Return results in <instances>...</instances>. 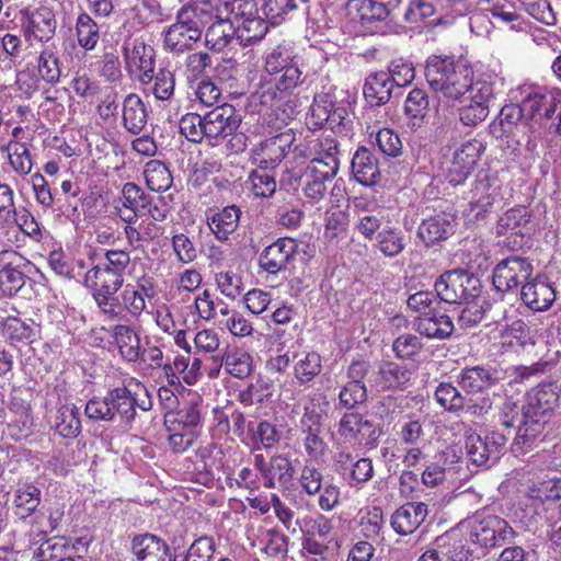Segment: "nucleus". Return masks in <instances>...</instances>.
<instances>
[{
    "label": "nucleus",
    "instance_id": "obj_1",
    "mask_svg": "<svg viewBox=\"0 0 561 561\" xmlns=\"http://www.w3.org/2000/svg\"><path fill=\"white\" fill-rule=\"evenodd\" d=\"M425 78L437 99L458 101L469 94V102L489 106L493 87L483 79H473L470 67L455 62L451 58L431 56L425 65Z\"/></svg>",
    "mask_w": 561,
    "mask_h": 561
},
{
    "label": "nucleus",
    "instance_id": "obj_2",
    "mask_svg": "<svg viewBox=\"0 0 561 561\" xmlns=\"http://www.w3.org/2000/svg\"><path fill=\"white\" fill-rule=\"evenodd\" d=\"M152 399L147 388L139 381H129L123 387L107 391L103 398L94 397L85 404V415L95 421L116 422L127 426L136 410L149 411Z\"/></svg>",
    "mask_w": 561,
    "mask_h": 561
},
{
    "label": "nucleus",
    "instance_id": "obj_3",
    "mask_svg": "<svg viewBox=\"0 0 561 561\" xmlns=\"http://www.w3.org/2000/svg\"><path fill=\"white\" fill-rule=\"evenodd\" d=\"M559 387L542 383L527 393L523 405V420L513 443L515 451L525 453L542 434L550 413L558 407Z\"/></svg>",
    "mask_w": 561,
    "mask_h": 561
},
{
    "label": "nucleus",
    "instance_id": "obj_4",
    "mask_svg": "<svg viewBox=\"0 0 561 561\" xmlns=\"http://www.w3.org/2000/svg\"><path fill=\"white\" fill-rule=\"evenodd\" d=\"M462 525L468 529L469 540L484 549L503 546L515 535L505 519L484 511L476 512Z\"/></svg>",
    "mask_w": 561,
    "mask_h": 561
},
{
    "label": "nucleus",
    "instance_id": "obj_5",
    "mask_svg": "<svg viewBox=\"0 0 561 561\" xmlns=\"http://www.w3.org/2000/svg\"><path fill=\"white\" fill-rule=\"evenodd\" d=\"M435 291L445 302L462 304L480 295L481 282L465 270L447 271L435 282Z\"/></svg>",
    "mask_w": 561,
    "mask_h": 561
},
{
    "label": "nucleus",
    "instance_id": "obj_6",
    "mask_svg": "<svg viewBox=\"0 0 561 561\" xmlns=\"http://www.w3.org/2000/svg\"><path fill=\"white\" fill-rule=\"evenodd\" d=\"M507 437L499 431H491L481 437L470 434L466 438V449L469 460L476 466L495 462L504 453Z\"/></svg>",
    "mask_w": 561,
    "mask_h": 561
},
{
    "label": "nucleus",
    "instance_id": "obj_7",
    "mask_svg": "<svg viewBox=\"0 0 561 561\" xmlns=\"http://www.w3.org/2000/svg\"><path fill=\"white\" fill-rule=\"evenodd\" d=\"M522 93L524 98L520 106L526 122L536 118H551L561 102V92L548 91L542 87H525Z\"/></svg>",
    "mask_w": 561,
    "mask_h": 561
},
{
    "label": "nucleus",
    "instance_id": "obj_8",
    "mask_svg": "<svg viewBox=\"0 0 561 561\" xmlns=\"http://www.w3.org/2000/svg\"><path fill=\"white\" fill-rule=\"evenodd\" d=\"M527 496L534 502L536 514L546 512L545 518L549 523L559 519L560 508L556 503L561 500V478L552 477L533 482L528 486Z\"/></svg>",
    "mask_w": 561,
    "mask_h": 561
},
{
    "label": "nucleus",
    "instance_id": "obj_9",
    "mask_svg": "<svg viewBox=\"0 0 561 561\" xmlns=\"http://www.w3.org/2000/svg\"><path fill=\"white\" fill-rule=\"evenodd\" d=\"M123 56L129 71L139 73L141 84H149L153 78L156 53L144 39H127L123 45Z\"/></svg>",
    "mask_w": 561,
    "mask_h": 561
},
{
    "label": "nucleus",
    "instance_id": "obj_10",
    "mask_svg": "<svg viewBox=\"0 0 561 561\" xmlns=\"http://www.w3.org/2000/svg\"><path fill=\"white\" fill-rule=\"evenodd\" d=\"M533 273V265L522 256H510L499 262L493 271V285L496 290L505 293L524 285Z\"/></svg>",
    "mask_w": 561,
    "mask_h": 561
},
{
    "label": "nucleus",
    "instance_id": "obj_11",
    "mask_svg": "<svg viewBox=\"0 0 561 561\" xmlns=\"http://www.w3.org/2000/svg\"><path fill=\"white\" fill-rule=\"evenodd\" d=\"M295 140L291 130L279 133L262 140L252 150V160L260 169L272 170L278 165L289 152Z\"/></svg>",
    "mask_w": 561,
    "mask_h": 561
},
{
    "label": "nucleus",
    "instance_id": "obj_12",
    "mask_svg": "<svg viewBox=\"0 0 561 561\" xmlns=\"http://www.w3.org/2000/svg\"><path fill=\"white\" fill-rule=\"evenodd\" d=\"M298 242L293 238H279L265 247L259 256V266L266 273L276 275L285 272L295 261Z\"/></svg>",
    "mask_w": 561,
    "mask_h": 561
},
{
    "label": "nucleus",
    "instance_id": "obj_13",
    "mask_svg": "<svg viewBox=\"0 0 561 561\" xmlns=\"http://www.w3.org/2000/svg\"><path fill=\"white\" fill-rule=\"evenodd\" d=\"M241 123L236 108L230 104L216 106L204 115L205 138L211 145L237 131Z\"/></svg>",
    "mask_w": 561,
    "mask_h": 561
},
{
    "label": "nucleus",
    "instance_id": "obj_14",
    "mask_svg": "<svg viewBox=\"0 0 561 561\" xmlns=\"http://www.w3.org/2000/svg\"><path fill=\"white\" fill-rule=\"evenodd\" d=\"M337 433L346 440H357L366 446H375L380 431L373 421L357 412L345 413L337 425Z\"/></svg>",
    "mask_w": 561,
    "mask_h": 561
},
{
    "label": "nucleus",
    "instance_id": "obj_15",
    "mask_svg": "<svg viewBox=\"0 0 561 561\" xmlns=\"http://www.w3.org/2000/svg\"><path fill=\"white\" fill-rule=\"evenodd\" d=\"M481 147L478 140H469L455 151L446 174V179L451 185H460L468 179L480 159Z\"/></svg>",
    "mask_w": 561,
    "mask_h": 561
},
{
    "label": "nucleus",
    "instance_id": "obj_16",
    "mask_svg": "<svg viewBox=\"0 0 561 561\" xmlns=\"http://www.w3.org/2000/svg\"><path fill=\"white\" fill-rule=\"evenodd\" d=\"M302 82L304 79H299L296 70L289 69L285 75H280L275 82L261 81L253 98L262 105L271 107L282 102L288 93H291Z\"/></svg>",
    "mask_w": 561,
    "mask_h": 561
},
{
    "label": "nucleus",
    "instance_id": "obj_17",
    "mask_svg": "<svg viewBox=\"0 0 561 561\" xmlns=\"http://www.w3.org/2000/svg\"><path fill=\"white\" fill-rule=\"evenodd\" d=\"M57 28V20L53 10L48 7H39L28 13L23 23V32L26 39L34 38L45 45L53 44Z\"/></svg>",
    "mask_w": 561,
    "mask_h": 561
},
{
    "label": "nucleus",
    "instance_id": "obj_18",
    "mask_svg": "<svg viewBox=\"0 0 561 561\" xmlns=\"http://www.w3.org/2000/svg\"><path fill=\"white\" fill-rule=\"evenodd\" d=\"M336 173L329 172L317 168V165L307 164L305 171L296 178H289L288 185L293 188L299 183L302 184V192L309 203H318L324 198L327 194L325 183L332 180Z\"/></svg>",
    "mask_w": 561,
    "mask_h": 561
},
{
    "label": "nucleus",
    "instance_id": "obj_19",
    "mask_svg": "<svg viewBox=\"0 0 561 561\" xmlns=\"http://www.w3.org/2000/svg\"><path fill=\"white\" fill-rule=\"evenodd\" d=\"M202 425V405L197 399L185 400L172 412L164 413L167 431L186 430L196 434Z\"/></svg>",
    "mask_w": 561,
    "mask_h": 561
},
{
    "label": "nucleus",
    "instance_id": "obj_20",
    "mask_svg": "<svg viewBox=\"0 0 561 561\" xmlns=\"http://www.w3.org/2000/svg\"><path fill=\"white\" fill-rule=\"evenodd\" d=\"M454 230L455 217L440 211L423 219L417 228V237L428 247L445 241Z\"/></svg>",
    "mask_w": 561,
    "mask_h": 561
},
{
    "label": "nucleus",
    "instance_id": "obj_21",
    "mask_svg": "<svg viewBox=\"0 0 561 561\" xmlns=\"http://www.w3.org/2000/svg\"><path fill=\"white\" fill-rule=\"evenodd\" d=\"M399 3V0L389 1L388 3L375 0H348L346 11L352 20L366 24L385 20Z\"/></svg>",
    "mask_w": 561,
    "mask_h": 561
},
{
    "label": "nucleus",
    "instance_id": "obj_22",
    "mask_svg": "<svg viewBox=\"0 0 561 561\" xmlns=\"http://www.w3.org/2000/svg\"><path fill=\"white\" fill-rule=\"evenodd\" d=\"M501 199L500 185L496 180L484 176L474 184L472 198L469 204L470 210L474 214L476 218H480L491 211Z\"/></svg>",
    "mask_w": 561,
    "mask_h": 561
},
{
    "label": "nucleus",
    "instance_id": "obj_23",
    "mask_svg": "<svg viewBox=\"0 0 561 561\" xmlns=\"http://www.w3.org/2000/svg\"><path fill=\"white\" fill-rule=\"evenodd\" d=\"M131 550L138 561H174L167 542L152 534L134 537Z\"/></svg>",
    "mask_w": 561,
    "mask_h": 561
},
{
    "label": "nucleus",
    "instance_id": "obj_24",
    "mask_svg": "<svg viewBox=\"0 0 561 561\" xmlns=\"http://www.w3.org/2000/svg\"><path fill=\"white\" fill-rule=\"evenodd\" d=\"M427 514L426 504L422 502L407 503L392 514L391 527L399 535H410L422 525Z\"/></svg>",
    "mask_w": 561,
    "mask_h": 561
},
{
    "label": "nucleus",
    "instance_id": "obj_25",
    "mask_svg": "<svg viewBox=\"0 0 561 561\" xmlns=\"http://www.w3.org/2000/svg\"><path fill=\"white\" fill-rule=\"evenodd\" d=\"M65 516V505L55 501L47 502L28 517L31 531L37 536H46L55 531Z\"/></svg>",
    "mask_w": 561,
    "mask_h": 561
},
{
    "label": "nucleus",
    "instance_id": "obj_26",
    "mask_svg": "<svg viewBox=\"0 0 561 561\" xmlns=\"http://www.w3.org/2000/svg\"><path fill=\"white\" fill-rule=\"evenodd\" d=\"M264 71L268 75H285L287 70H296L299 79H304L302 71L300 70L296 55L293 49L286 44H277L267 48L263 55Z\"/></svg>",
    "mask_w": 561,
    "mask_h": 561
},
{
    "label": "nucleus",
    "instance_id": "obj_27",
    "mask_svg": "<svg viewBox=\"0 0 561 561\" xmlns=\"http://www.w3.org/2000/svg\"><path fill=\"white\" fill-rule=\"evenodd\" d=\"M499 380L496 371L485 366H471L461 369L457 376V383L468 394L482 392Z\"/></svg>",
    "mask_w": 561,
    "mask_h": 561
},
{
    "label": "nucleus",
    "instance_id": "obj_28",
    "mask_svg": "<svg viewBox=\"0 0 561 561\" xmlns=\"http://www.w3.org/2000/svg\"><path fill=\"white\" fill-rule=\"evenodd\" d=\"M522 301L533 311H546L556 300V291L546 282L534 279L522 287Z\"/></svg>",
    "mask_w": 561,
    "mask_h": 561
},
{
    "label": "nucleus",
    "instance_id": "obj_29",
    "mask_svg": "<svg viewBox=\"0 0 561 561\" xmlns=\"http://www.w3.org/2000/svg\"><path fill=\"white\" fill-rule=\"evenodd\" d=\"M351 169L355 180L366 186L376 184L380 176L377 158L365 147L355 151Z\"/></svg>",
    "mask_w": 561,
    "mask_h": 561
},
{
    "label": "nucleus",
    "instance_id": "obj_30",
    "mask_svg": "<svg viewBox=\"0 0 561 561\" xmlns=\"http://www.w3.org/2000/svg\"><path fill=\"white\" fill-rule=\"evenodd\" d=\"M415 325L420 334L437 340L448 339L455 329L450 317L436 310L420 316Z\"/></svg>",
    "mask_w": 561,
    "mask_h": 561
},
{
    "label": "nucleus",
    "instance_id": "obj_31",
    "mask_svg": "<svg viewBox=\"0 0 561 561\" xmlns=\"http://www.w3.org/2000/svg\"><path fill=\"white\" fill-rule=\"evenodd\" d=\"M412 371L397 363L386 362L379 366L376 386L381 390H403L410 383Z\"/></svg>",
    "mask_w": 561,
    "mask_h": 561
},
{
    "label": "nucleus",
    "instance_id": "obj_32",
    "mask_svg": "<svg viewBox=\"0 0 561 561\" xmlns=\"http://www.w3.org/2000/svg\"><path fill=\"white\" fill-rule=\"evenodd\" d=\"M112 335L121 356L125 360L129 363L139 360L141 348L140 334L135 327L116 324L112 330Z\"/></svg>",
    "mask_w": 561,
    "mask_h": 561
},
{
    "label": "nucleus",
    "instance_id": "obj_33",
    "mask_svg": "<svg viewBox=\"0 0 561 561\" xmlns=\"http://www.w3.org/2000/svg\"><path fill=\"white\" fill-rule=\"evenodd\" d=\"M241 210L236 205L227 206L207 216V225L219 241H226L237 230Z\"/></svg>",
    "mask_w": 561,
    "mask_h": 561
},
{
    "label": "nucleus",
    "instance_id": "obj_34",
    "mask_svg": "<svg viewBox=\"0 0 561 561\" xmlns=\"http://www.w3.org/2000/svg\"><path fill=\"white\" fill-rule=\"evenodd\" d=\"M388 72L379 71L369 75L363 88L364 96L371 105L386 104L392 94L393 85Z\"/></svg>",
    "mask_w": 561,
    "mask_h": 561
},
{
    "label": "nucleus",
    "instance_id": "obj_35",
    "mask_svg": "<svg viewBox=\"0 0 561 561\" xmlns=\"http://www.w3.org/2000/svg\"><path fill=\"white\" fill-rule=\"evenodd\" d=\"M123 125L127 131L139 134L147 124L148 113L142 100L135 93L128 94L123 102Z\"/></svg>",
    "mask_w": 561,
    "mask_h": 561
},
{
    "label": "nucleus",
    "instance_id": "obj_36",
    "mask_svg": "<svg viewBox=\"0 0 561 561\" xmlns=\"http://www.w3.org/2000/svg\"><path fill=\"white\" fill-rule=\"evenodd\" d=\"M84 284L95 293H108V290H119L124 284V276L96 264L91 267L84 276Z\"/></svg>",
    "mask_w": 561,
    "mask_h": 561
},
{
    "label": "nucleus",
    "instance_id": "obj_37",
    "mask_svg": "<svg viewBox=\"0 0 561 561\" xmlns=\"http://www.w3.org/2000/svg\"><path fill=\"white\" fill-rule=\"evenodd\" d=\"M238 28L231 19L218 18L210 24L205 34V43L209 49L222 50L234 37Z\"/></svg>",
    "mask_w": 561,
    "mask_h": 561
},
{
    "label": "nucleus",
    "instance_id": "obj_38",
    "mask_svg": "<svg viewBox=\"0 0 561 561\" xmlns=\"http://www.w3.org/2000/svg\"><path fill=\"white\" fill-rule=\"evenodd\" d=\"M201 38L202 36L198 33L175 22L165 31L164 46L168 50L180 54L192 49L194 44L201 41Z\"/></svg>",
    "mask_w": 561,
    "mask_h": 561
},
{
    "label": "nucleus",
    "instance_id": "obj_39",
    "mask_svg": "<svg viewBox=\"0 0 561 561\" xmlns=\"http://www.w3.org/2000/svg\"><path fill=\"white\" fill-rule=\"evenodd\" d=\"M211 11L207 3H194L182 8L176 15V22L202 36L204 27L211 20Z\"/></svg>",
    "mask_w": 561,
    "mask_h": 561
},
{
    "label": "nucleus",
    "instance_id": "obj_40",
    "mask_svg": "<svg viewBox=\"0 0 561 561\" xmlns=\"http://www.w3.org/2000/svg\"><path fill=\"white\" fill-rule=\"evenodd\" d=\"M314 153L316 156L308 164L317 165V168L325 170L327 174L329 172L337 173L340 161L337 158L339 148L335 139L331 137L320 139L314 147Z\"/></svg>",
    "mask_w": 561,
    "mask_h": 561
},
{
    "label": "nucleus",
    "instance_id": "obj_41",
    "mask_svg": "<svg viewBox=\"0 0 561 561\" xmlns=\"http://www.w3.org/2000/svg\"><path fill=\"white\" fill-rule=\"evenodd\" d=\"M485 12L490 14L491 21L494 25H508L513 31H522L524 28V20L517 12L513 2L496 1L490 8L485 9Z\"/></svg>",
    "mask_w": 561,
    "mask_h": 561
},
{
    "label": "nucleus",
    "instance_id": "obj_42",
    "mask_svg": "<svg viewBox=\"0 0 561 561\" xmlns=\"http://www.w3.org/2000/svg\"><path fill=\"white\" fill-rule=\"evenodd\" d=\"M220 366H224L229 375L244 378L252 370V357L242 348H227L221 356Z\"/></svg>",
    "mask_w": 561,
    "mask_h": 561
},
{
    "label": "nucleus",
    "instance_id": "obj_43",
    "mask_svg": "<svg viewBox=\"0 0 561 561\" xmlns=\"http://www.w3.org/2000/svg\"><path fill=\"white\" fill-rule=\"evenodd\" d=\"M377 249L389 259L400 255L407 247L403 231L397 227H388L378 232L376 237Z\"/></svg>",
    "mask_w": 561,
    "mask_h": 561
},
{
    "label": "nucleus",
    "instance_id": "obj_44",
    "mask_svg": "<svg viewBox=\"0 0 561 561\" xmlns=\"http://www.w3.org/2000/svg\"><path fill=\"white\" fill-rule=\"evenodd\" d=\"M42 502V491L34 484H23L14 492L13 503L22 519L35 513Z\"/></svg>",
    "mask_w": 561,
    "mask_h": 561
},
{
    "label": "nucleus",
    "instance_id": "obj_45",
    "mask_svg": "<svg viewBox=\"0 0 561 561\" xmlns=\"http://www.w3.org/2000/svg\"><path fill=\"white\" fill-rule=\"evenodd\" d=\"M37 70L41 78L47 83L55 84L59 81L61 69L57 56V47L54 44L45 45L39 53Z\"/></svg>",
    "mask_w": 561,
    "mask_h": 561
},
{
    "label": "nucleus",
    "instance_id": "obj_46",
    "mask_svg": "<svg viewBox=\"0 0 561 561\" xmlns=\"http://www.w3.org/2000/svg\"><path fill=\"white\" fill-rule=\"evenodd\" d=\"M144 176L147 186L154 192H164L173 183L171 171L159 160H150L146 163Z\"/></svg>",
    "mask_w": 561,
    "mask_h": 561
},
{
    "label": "nucleus",
    "instance_id": "obj_47",
    "mask_svg": "<svg viewBox=\"0 0 561 561\" xmlns=\"http://www.w3.org/2000/svg\"><path fill=\"white\" fill-rule=\"evenodd\" d=\"M389 221L386 208L374 206L371 213L360 214L355 222V230L367 240L376 239L383 222Z\"/></svg>",
    "mask_w": 561,
    "mask_h": 561
},
{
    "label": "nucleus",
    "instance_id": "obj_48",
    "mask_svg": "<svg viewBox=\"0 0 561 561\" xmlns=\"http://www.w3.org/2000/svg\"><path fill=\"white\" fill-rule=\"evenodd\" d=\"M57 433L65 438H75L81 432L80 411L73 405H64L58 410L55 424Z\"/></svg>",
    "mask_w": 561,
    "mask_h": 561
},
{
    "label": "nucleus",
    "instance_id": "obj_49",
    "mask_svg": "<svg viewBox=\"0 0 561 561\" xmlns=\"http://www.w3.org/2000/svg\"><path fill=\"white\" fill-rule=\"evenodd\" d=\"M329 403L321 394L309 396L300 420L301 430L320 431L325 408Z\"/></svg>",
    "mask_w": 561,
    "mask_h": 561
},
{
    "label": "nucleus",
    "instance_id": "obj_50",
    "mask_svg": "<svg viewBox=\"0 0 561 561\" xmlns=\"http://www.w3.org/2000/svg\"><path fill=\"white\" fill-rule=\"evenodd\" d=\"M294 473L295 469L288 458L282 455L273 456L268 462L264 485L266 488H274L276 481L280 484H287L294 478Z\"/></svg>",
    "mask_w": 561,
    "mask_h": 561
},
{
    "label": "nucleus",
    "instance_id": "obj_51",
    "mask_svg": "<svg viewBox=\"0 0 561 561\" xmlns=\"http://www.w3.org/2000/svg\"><path fill=\"white\" fill-rule=\"evenodd\" d=\"M76 35L78 44L83 49L92 50L96 47L100 38V28L87 12H81L77 18Z\"/></svg>",
    "mask_w": 561,
    "mask_h": 561
},
{
    "label": "nucleus",
    "instance_id": "obj_52",
    "mask_svg": "<svg viewBox=\"0 0 561 561\" xmlns=\"http://www.w3.org/2000/svg\"><path fill=\"white\" fill-rule=\"evenodd\" d=\"M430 110V101L426 92L415 88L407 96L404 112L412 121L413 126H421Z\"/></svg>",
    "mask_w": 561,
    "mask_h": 561
},
{
    "label": "nucleus",
    "instance_id": "obj_53",
    "mask_svg": "<svg viewBox=\"0 0 561 561\" xmlns=\"http://www.w3.org/2000/svg\"><path fill=\"white\" fill-rule=\"evenodd\" d=\"M529 213L526 207L518 206L507 210L499 219L496 232L499 234H518L523 227L529 222Z\"/></svg>",
    "mask_w": 561,
    "mask_h": 561
},
{
    "label": "nucleus",
    "instance_id": "obj_54",
    "mask_svg": "<svg viewBox=\"0 0 561 561\" xmlns=\"http://www.w3.org/2000/svg\"><path fill=\"white\" fill-rule=\"evenodd\" d=\"M437 403L448 412H459L465 409V396L450 382H440L435 390Z\"/></svg>",
    "mask_w": 561,
    "mask_h": 561
},
{
    "label": "nucleus",
    "instance_id": "obj_55",
    "mask_svg": "<svg viewBox=\"0 0 561 561\" xmlns=\"http://www.w3.org/2000/svg\"><path fill=\"white\" fill-rule=\"evenodd\" d=\"M236 26L238 28L237 39H239L243 45L261 41L267 32V24L260 13L255 14L253 18L242 21Z\"/></svg>",
    "mask_w": 561,
    "mask_h": 561
},
{
    "label": "nucleus",
    "instance_id": "obj_56",
    "mask_svg": "<svg viewBox=\"0 0 561 561\" xmlns=\"http://www.w3.org/2000/svg\"><path fill=\"white\" fill-rule=\"evenodd\" d=\"M227 14L236 25L242 21L255 16L259 13L257 3L255 0H228L222 4L219 11Z\"/></svg>",
    "mask_w": 561,
    "mask_h": 561
},
{
    "label": "nucleus",
    "instance_id": "obj_57",
    "mask_svg": "<svg viewBox=\"0 0 561 561\" xmlns=\"http://www.w3.org/2000/svg\"><path fill=\"white\" fill-rule=\"evenodd\" d=\"M150 90L154 98L160 101H169L174 94L175 76L168 68H159L158 72H153Z\"/></svg>",
    "mask_w": 561,
    "mask_h": 561
},
{
    "label": "nucleus",
    "instance_id": "obj_58",
    "mask_svg": "<svg viewBox=\"0 0 561 561\" xmlns=\"http://www.w3.org/2000/svg\"><path fill=\"white\" fill-rule=\"evenodd\" d=\"M122 205L130 210H135L139 215L144 214L149 207V196L135 183L128 182L123 185L122 196L119 198Z\"/></svg>",
    "mask_w": 561,
    "mask_h": 561
},
{
    "label": "nucleus",
    "instance_id": "obj_59",
    "mask_svg": "<svg viewBox=\"0 0 561 561\" xmlns=\"http://www.w3.org/2000/svg\"><path fill=\"white\" fill-rule=\"evenodd\" d=\"M251 191L256 197H271L276 192V181L270 170H253L249 175Z\"/></svg>",
    "mask_w": 561,
    "mask_h": 561
},
{
    "label": "nucleus",
    "instance_id": "obj_60",
    "mask_svg": "<svg viewBox=\"0 0 561 561\" xmlns=\"http://www.w3.org/2000/svg\"><path fill=\"white\" fill-rule=\"evenodd\" d=\"M322 369L321 357L314 352L305 354L295 365V377L299 383L310 382Z\"/></svg>",
    "mask_w": 561,
    "mask_h": 561
},
{
    "label": "nucleus",
    "instance_id": "obj_61",
    "mask_svg": "<svg viewBox=\"0 0 561 561\" xmlns=\"http://www.w3.org/2000/svg\"><path fill=\"white\" fill-rule=\"evenodd\" d=\"M11 167L19 174H28L32 170V159L26 146L22 142L11 141L7 146Z\"/></svg>",
    "mask_w": 561,
    "mask_h": 561
},
{
    "label": "nucleus",
    "instance_id": "obj_62",
    "mask_svg": "<svg viewBox=\"0 0 561 561\" xmlns=\"http://www.w3.org/2000/svg\"><path fill=\"white\" fill-rule=\"evenodd\" d=\"M118 290L95 293L93 298L101 312L110 319H119L124 316L123 300L117 296Z\"/></svg>",
    "mask_w": 561,
    "mask_h": 561
},
{
    "label": "nucleus",
    "instance_id": "obj_63",
    "mask_svg": "<svg viewBox=\"0 0 561 561\" xmlns=\"http://www.w3.org/2000/svg\"><path fill=\"white\" fill-rule=\"evenodd\" d=\"M118 290L95 293L93 298L101 312L110 319H119L124 316L123 300L117 296Z\"/></svg>",
    "mask_w": 561,
    "mask_h": 561
},
{
    "label": "nucleus",
    "instance_id": "obj_64",
    "mask_svg": "<svg viewBox=\"0 0 561 561\" xmlns=\"http://www.w3.org/2000/svg\"><path fill=\"white\" fill-rule=\"evenodd\" d=\"M215 550V540L211 537L202 536L190 546L183 561H210Z\"/></svg>",
    "mask_w": 561,
    "mask_h": 561
}]
</instances>
